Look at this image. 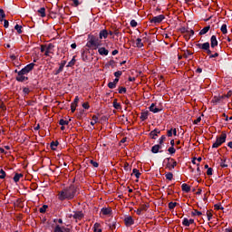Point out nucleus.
<instances>
[{
	"label": "nucleus",
	"mask_w": 232,
	"mask_h": 232,
	"mask_svg": "<svg viewBox=\"0 0 232 232\" xmlns=\"http://www.w3.org/2000/svg\"><path fill=\"white\" fill-rule=\"evenodd\" d=\"M108 88H110L111 90H113V89L117 88V85L113 82H110L108 83Z\"/></svg>",
	"instance_id": "nucleus-42"
},
{
	"label": "nucleus",
	"mask_w": 232,
	"mask_h": 232,
	"mask_svg": "<svg viewBox=\"0 0 232 232\" xmlns=\"http://www.w3.org/2000/svg\"><path fill=\"white\" fill-rule=\"evenodd\" d=\"M88 39L92 42V44L94 45V50H97V48L101 46V42L99 41V38L97 36H94L93 34H89Z\"/></svg>",
	"instance_id": "nucleus-5"
},
{
	"label": "nucleus",
	"mask_w": 232,
	"mask_h": 232,
	"mask_svg": "<svg viewBox=\"0 0 232 232\" xmlns=\"http://www.w3.org/2000/svg\"><path fill=\"white\" fill-rule=\"evenodd\" d=\"M165 19H166V16H164V14H159L157 16H153L150 19V23L154 24H160V23H162V21H164Z\"/></svg>",
	"instance_id": "nucleus-4"
},
{
	"label": "nucleus",
	"mask_w": 232,
	"mask_h": 232,
	"mask_svg": "<svg viewBox=\"0 0 232 232\" xmlns=\"http://www.w3.org/2000/svg\"><path fill=\"white\" fill-rule=\"evenodd\" d=\"M121 75H122V71H117L114 72V77H116L117 79H119Z\"/></svg>",
	"instance_id": "nucleus-54"
},
{
	"label": "nucleus",
	"mask_w": 232,
	"mask_h": 232,
	"mask_svg": "<svg viewBox=\"0 0 232 232\" xmlns=\"http://www.w3.org/2000/svg\"><path fill=\"white\" fill-rule=\"evenodd\" d=\"M69 123H70V121H65V120H63V119H61V120L59 121L60 126H68Z\"/></svg>",
	"instance_id": "nucleus-35"
},
{
	"label": "nucleus",
	"mask_w": 232,
	"mask_h": 232,
	"mask_svg": "<svg viewBox=\"0 0 232 232\" xmlns=\"http://www.w3.org/2000/svg\"><path fill=\"white\" fill-rule=\"evenodd\" d=\"M198 48L203 50L204 52L209 50V42H206L204 44H197Z\"/></svg>",
	"instance_id": "nucleus-9"
},
{
	"label": "nucleus",
	"mask_w": 232,
	"mask_h": 232,
	"mask_svg": "<svg viewBox=\"0 0 232 232\" xmlns=\"http://www.w3.org/2000/svg\"><path fill=\"white\" fill-rule=\"evenodd\" d=\"M137 21H135V20H131L130 21V26L132 27V28H136V26H137Z\"/></svg>",
	"instance_id": "nucleus-59"
},
{
	"label": "nucleus",
	"mask_w": 232,
	"mask_h": 232,
	"mask_svg": "<svg viewBox=\"0 0 232 232\" xmlns=\"http://www.w3.org/2000/svg\"><path fill=\"white\" fill-rule=\"evenodd\" d=\"M189 55H193V53H191V51H186L183 54V57H185V59H188V57H189Z\"/></svg>",
	"instance_id": "nucleus-44"
},
{
	"label": "nucleus",
	"mask_w": 232,
	"mask_h": 232,
	"mask_svg": "<svg viewBox=\"0 0 232 232\" xmlns=\"http://www.w3.org/2000/svg\"><path fill=\"white\" fill-rule=\"evenodd\" d=\"M167 180H173V173L172 172H169L165 175Z\"/></svg>",
	"instance_id": "nucleus-39"
},
{
	"label": "nucleus",
	"mask_w": 232,
	"mask_h": 232,
	"mask_svg": "<svg viewBox=\"0 0 232 232\" xmlns=\"http://www.w3.org/2000/svg\"><path fill=\"white\" fill-rule=\"evenodd\" d=\"M164 140H166V136L162 135L160 139H159V144L160 146H162V144H164Z\"/></svg>",
	"instance_id": "nucleus-41"
},
{
	"label": "nucleus",
	"mask_w": 232,
	"mask_h": 232,
	"mask_svg": "<svg viewBox=\"0 0 232 232\" xmlns=\"http://www.w3.org/2000/svg\"><path fill=\"white\" fill-rule=\"evenodd\" d=\"M148 208H150V205L149 204H144V205H140V209L141 211H148Z\"/></svg>",
	"instance_id": "nucleus-38"
},
{
	"label": "nucleus",
	"mask_w": 232,
	"mask_h": 232,
	"mask_svg": "<svg viewBox=\"0 0 232 232\" xmlns=\"http://www.w3.org/2000/svg\"><path fill=\"white\" fill-rule=\"evenodd\" d=\"M75 63H77V60H75V56H73L72 59L68 63L67 68H72V66H75Z\"/></svg>",
	"instance_id": "nucleus-26"
},
{
	"label": "nucleus",
	"mask_w": 232,
	"mask_h": 232,
	"mask_svg": "<svg viewBox=\"0 0 232 232\" xmlns=\"http://www.w3.org/2000/svg\"><path fill=\"white\" fill-rule=\"evenodd\" d=\"M98 53H100V55H108V53H110V51H108L104 47H102L98 49Z\"/></svg>",
	"instance_id": "nucleus-19"
},
{
	"label": "nucleus",
	"mask_w": 232,
	"mask_h": 232,
	"mask_svg": "<svg viewBox=\"0 0 232 232\" xmlns=\"http://www.w3.org/2000/svg\"><path fill=\"white\" fill-rule=\"evenodd\" d=\"M127 90H126V87H119V91H118V93H126Z\"/></svg>",
	"instance_id": "nucleus-46"
},
{
	"label": "nucleus",
	"mask_w": 232,
	"mask_h": 232,
	"mask_svg": "<svg viewBox=\"0 0 232 232\" xmlns=\"http://www.w3.org/2000/svg\"><path fill=\"white\" fill-rule=\"evenodd\" d=\"M53 48H55V45H53V44H49L46 47V49L49 50L50 52H52Z\"/></svg>",
	"instance_id": "nucleus-57"
},
{
	"label": "nucleus",
	"mask_w": 232,
	"mask_h": 232,
	"mask_svg": "<svg viewBox=\"0 0 232 232\" xmlns=\"http://www.w3.org/2000/svg\"><path fill=\"white\" fill-rule=\"evenodd\" d=\"M133 175H135L136 179H140V172L137 169H132Z\"/></svg>",
	"instance_id": "nucleus-33"
},
{
	"label": "nucleus",
	"mask_w": 232,
	"mask_h": 232,
	"mask_svg": "<svg viewBox=\"0 0 232 232\" xmlns=\"http://www.w3.org/2000/svg\"><path fill=\"white\" fill-rule=\"evenodd\" d=\"M82 108H84V110H90V103H88V102H83V103H82Z\"/></svg>",
	"instance_id": "nucleus-58"
},
{
	"label": "nucleus",
	"mask_w": 232,
	"mask_h": 232,
	"mask_svg": "<svg viewBox=\"0 0 232 232\" xmlns=\"http://www.w3.org/2000/svg\"><path fill=\"white\" fill-rule=\"evenodd\" d=\"M192 215L193 216L197 215L198 217H200V216H202V212H200L197 209H194V211L192 212Z\"/></svg>",
	"instance_id": "nucleus-55"
},
{
	"label": "nucleus",
	"mask_w": 232,
	"mask_h": 232,
	"mask_svg": "<svg viewBox=\"0 0 232 232\" xmlns=\"http://www.w3.org/2000/svg\"><path fill=\"white\" fill-rule=\"evenodd\" d=\"M179 206V203L177 202H169V209H175V207Z\"/></svg>",
	"instance_id": "nucleus-34"
},
{
	"label": "nucleus",
	"mask_w": 232,
	"mask_h": 232,
	"mask_svg": "<svg viewBox=\"0 0 232 232\" xmlns=\"http://www.w3.org/2000/svg\"><path fill=\"white\" fill-rule=\"evenodd\" d=\"M219 28L220 30H227V24L221 22Z\"/></svg>",
	"instance_id": "nucleus-52"
},
{
	"label": "nucleus",
	"mask_w": 232,
	"mask_h": 232,
	"mask_svg": "<svg viewBox=\"0 0 232 232\" xmlns=\"http://www.w3.org/2000/svg\"><path fill=\"white\" fill-rule=\"evenodd\" d=\"M207 175H208V176L213 175V169L212 168L208 169Z\"/></svg>",
	"instance_id": "nucleus-63"
},
{
	"label": "nucleus",
	"mask_w": 232,
	"mask_h": 232,
	"mask_svg": "<svg viewBox=\"0 0 232 232\" xmlns=\"http://www.w3.org/2000/svg\"><path fill=\"white\" fill-rule=\"evenodd\" d=\"M106 39L108 37V30H102L100 32V39Z\"/></svg>",
	"instance_id": "nucleus-25"
},
{
	"label": "nucleus",
	"mask_w": 232,
	"mask_h": 232,
	"mask_svg": "<svg viewBox=\"0 0 232 232\" xmlns=\"http://www.w3.org/2000/svg\"><path fill=\"white\" fill-rule=\"evenodd\" d=\"M124 222L127 227H129V226H133L135 224V221L133 220V218H131V216L125 218Z\"/></svg>",
	"instance_id": "nucleus-10"
},
{
	"label": "nucleus",
	"mask_w": 232,
	"mask_h": 232,
	"mask_svg": "<svg viewBox=\"0 0 232 232\" xmlns=\"http://www.w3.org/2000/svg\"><path fill=\"white\" fill-rule=\"evenodd\" d=\"M72 1L73 3L72 6H74V7H77V6H79V5L82 4V2H80L79 0H72Z\"/></svg>",
	"instance_id": "nucleus-47"
},
{
	"label": "nucleus",
	"mask_w": 232,
	"mask_h": 232,
	"mask_svg": "<svg viewBox=\"0 0 232 232\" xmlns=\"http://www.w3.org/2000/svg\"><path fill=\"white\" fill-rule=\"evenodd\" d=\"M0 17H6V14H5V10L0 9Z\"/></svg>",
	"instance_id": "nucleus-64"
},
{
	"label": "nucleus",
	"mask_w": 232,
	"mask_h": 232,
	"mask_svg": "<svg viewBox=\"0 0 232 232\" xmlns=\"http://www.w3.org/2000/svg\"><path fill=\"white\" fill-rule=\"evenodd\" d=\"M168 151H169V153H170V155H173L177 151V150H175L174 147H169L168 149Z\"/></svg>",
	"instance_id": "nucleus-49"
},
{
	"label": "nucleus",
	"mask_w": 232,
	"mask_h": 232,
	"mask_svg": "<svg viewBox=\"0 0 232 232\" xmlns=\"http://www.w3.org/2000/svg\"><path fill=\"white\" fill-rule=\"evenodd\" d=\"M207 217H208V220H211V218H213V214L209 211H207Z\"/></svg>",
	"instance_id": "nucleus-60"
},
{
	"label": "nucleus",
	"mask_w": 232,
	"mask_h": 232,
	"mask_svg": "<svg viewBox=\"0 0 232 232\" xmlns=\"http://www.w3.org/2000/svg\"><path fill=\"white\" fill-rule=\"evenodd\" d=\"M166 160H168L167 168L170 170L175 169V167L177 166V161L171 158H167Z\"/></svg>",
	"instance_id": "nucleus-7"
},
{
	"label": "nucleus",
	"mask_w": 232,
	"mask_h": 232,
	"mask_svg": "<svg viewBox=\"0 0 232 232\" xmlns=\"http://www.w3.org/2000/svg\"><path fill=\"white\" fill-rule=\"evenodd\" d=\"M150 111H152V113H159L160 111H162V109H159L155 107V103H151V105L149 107Z\"/></svg>",
	"instance_id": "nucleus-14"
},
{
	"label": "nucleus",
	"mask_w": 232,
	"mask_h": 232,
	"mask_svg": "<svg viewBox=\"0 0 232 232\" xmlns=\"http://www.w3.org/2000/svg\"><path fill=\"white\" fill-rule=\"evenodd\" d=\"M226 139H227V133H226V131H222L221 135L217 137V140L213 143L212 148H220V146L226 142Z\"/></svg>",
	"instance_id": "nucleus-3"
},
{
	"label": "nucleus",
	"mask_w": 232,
	"mask_h": 232,
	"mask_svg": "<svg viewBox=\"0 0 232 232\" xmlns=\"http://www.w3.org/2000/svg\"><path fill=\"white\" fill-rule=\"evenodd\" d=\"M231 162V160L225 158L224 160H221L220 161V166L221 168H227V164H229Z\"/></svg>",
	"instance_id": "nucleus-15"
},
{
	"label": "nucleus",
	"mask_w": 232,
	"mask_h": 232,
	"mask_svg": "<svg viewBox=\"0 0 232 232\" xmlns=\"http://www.w3.org/2000/svg\"><path fill=\"white\" fill-rule=\"evenodd\" d=\"M109 227L110 229H115L117 227V223H115V221H113L112 223H110Z\"/></svg>",
	"instance_id": "nucleus-50"
},
{
	"label": "nucleus",
	"mask_w": 232,
	"mask_h": 232,
	"mask_svg": "<svg viewBox=\"0 0 232 232\" xmlns=\"http://www.w3.org/2000/svg\"><path fill=\"white\" fill-rule=\"evenodd\" d=\"M168 137H173V129H170L167 131Z\"/></svg>",
	"instance_id": "nucleus-62"
},
{
	"label": "nucleus",
	"mask_w": 232,
	"mask_h": 232,
	"mask_svg": "<svg viewBox=\"0 0 232 232\" xmlns=\"http://www.w3.org/2000/svg\"><path fill=\"white\" fill-rule=\"evenodd\" d=\"M38 14H40L41 17H46V9L44 7L40 8Z\"/></svg>",
	"instance_id": "nucleus-27"
},
{
	"label": "nucleus",
	"mask_w": 232,
	"mask_h": 232,
	"mask_svg": "<svg viewBox=\"0 0 232 232\" xmlns=\"http://www.w3.org/2000/svg\"><path fill=\"white\" fill-rule=\"evenodd\" d=\"M0 179H6V172L2 169H0Z\"/></svg>",
	"instance_id": "nucleus-43"
},
{
	"label": "nucleus",
	"mask_w": 232,
	"mask_h": 232,
	"mask_svg": "<svg viewBox=\"0 0 232 232\" xmlns=\"http://www.w3.org/2000/svg\"><path fill=\"white\" fill-rule=\"evenodd\" d=\"M181 189L182 191H184L185 193H189V191H191V187H189V185L183 183L181 185Z\"/></svg>",
	"instance_id": "nucleus-18"
},
{
	"label": "nucleus",
	"mask_w": 232,
	"mask_h": 232,
	"mask_svg": "<svg viewBox=\"0 0 232 232\" xmlns=\"http://www.w3.org/2000/svg\"><path fill=\"white\" fill-rule=\"evenodd\" d=\"M158 134H160V130L159 129H155L154 130L150 132V135L151 136V139H156Z\"/></svg>",
	"instance_id": "nucleus-20"
},
{
	"label": "nucleus",
	"mask_w": 232,
	"mask_h": 232,
	"mask_svg": "<svg viewBox=\"0 0 232 232\" xmlns=\"http://www.w3.org/2000/svg\"><path fill=\"white\" fill-rule=\"evenodd\" d=\"M123 168L125 171H131V167H130L129 163H125Z\"/></svg>",
	"instance_id": "nucleus-53"
},
{
	"label": "nucleus",
	"mask_w": 232,
	"mask_h": 232,
	"mask_svg": "<svg viewBox=\"0 0 232 232\" xmlns=\"http://www.w3.org/2000/svg\"><path fill=\"white\" fill-rule=\"evenodd\" d=\"M59 146V141H52L51 142V150H53V151H55V150H56V147H58Z\"/></svg>",
	"instance_id": "nucleus-29"
},
{
	"label": "nucleus",
	"mask_w": 232,
	"mask_h": 232,
	"mask_svg": "<svg viewBox=\"0 0 232 232\" xmlns=\"http://www.w3.org/2000/svg\"><path fill=\"white\" fill-rule=\"evenodd\" d=\"M48 208V205H44L43 207H41L40 208H39V211L41 212V213H46V208Z\"/></svg>",
	"instance_id": "nucleus-45"
},
{
	"label": "nucleus",
	"mask_w": 232,
	"mask_h": 232,
	"mask_svg": "<svg viewBox=\"0 0 232 232\" xmlns=\"http://www.w3.org/2000/svg\"><path fill=\"white\" fill-rule=\"evenodd\" d=\"M101 211L102 215H111V208H102Z\"/></svg>",
	"instance_id": "nucleus-23"
},
{
	"label": "nucleus",
	"mask_w": 232,
	"mask_h": 232,
	"mask_svg": "<svg viewBox=\"0 0 232 232\" xmlns=\"http://www.w3.org/2000/svg\"><path fill=\"white\" fill-rule=\"evenodd\" d=\"M30 92H32V90H30L29 87H24V88H23V93H24V95H29V94H30Z\"/></svg>",
	"instance_id": "nucleus-36"
},
{
	"label": "nucleus",
	"mask_w": 232,
	"mask_h": 232,
	"mask_svg": "<svg viewBox=\"0 0 232 232\" xmlns=\"http://www.w3.org/2000/svg\"><path fill=\"white\" fill-rule=\"evenodd\" d=\"M162 150V145L156 144L151 148V152L154 154L159 153V151H160V153H162V150Z\"/></svg>",
	"instance_id": "nucleus-11"
},
{
	"label": "nucleus",
	"mask_w": 232,
	"mask_h": 232,
	"mask_svg": "<svg viewBox=\"0 0 232 232\" xmlns=\"http://www.w3.org/2000/svg\"><path fill=\"white\" fill-rule=\"evenodd\" d=\"M112 106L115 110H121L122 106L121 105V103L117 102V99H114L113 102H112Z\"/></svg>",
	"instance_id": "nucleus-21"
},
{
	"label": "nucleus",
	"mask_w": 232,
	"mask_h": 232,
	"mask_svg": "<svg viewBox=\"0 0 232 232\" xmlns=\"http://www.w3.org/2000/svg\"><path fill=\"white\" fill-rule=\"evenodd\" d=\"M220 24H222V22H215L214 24H210L211 30H218V28H220Z\"/></svg>",
	"instance_id": "nucleus-22"
},
{
	"label": "nucleus",
	"mask_w": 232,
	"mask_h": 232,
	"mask_svg": "<svg viewBox=\"0 0 232 232\" xmlns=\"http://www.w3.org/2000/svg\"><path fill=\"white\" fill-rule=\"evenodd\" d=\"M34 63H31L24 66L22 70L18 72V75L15 77L16 81L18 82H25V81H28V76L25 75H28V73H30V72H32V70H34Z\"/></svg>",
	"instance_id": "nucleus-2"
},
{
	"label": "nucleus",
	"mask_w": 232,
	"mask_h": 232,
	"mask_svg": "<svg viewBox=\"0 0 232 232\" xmlns=\"http://www.w3.org/2000/svg\"><path fill=\"white\" fill-rule=\"evenodd\" d=\"M0 109L3 111H6V106L5 105V102H0Z\"/></svg>",
	"instance_id": "nucleus-56"
},
{
	"label": "nucleus",
	"mask_w": 232,
	"mask_h": 232,
	"mask_svg": "<svg viewBox=\"0 0 232 232\" xmlns=\"http://www.w3.org/2000/svg\"><path fill=\"white\" fill-rule=\"evenodd\" d=\"M210 46L211 48H215V46H218V41L217 40L216 35H212L210 38Z\"/></svg>",
	"instance_id": "nucleus-13"
},
{
	"label": "nucleus",
	"mask_w": 232,
	"mask_h": 232,
	"mask_svg": "<svg viewBox=\"0 0 232 232\" xmlns=\"http://www.w3.org/2000/svg\"><path fill=\"white\" fill-rule=\"evenodd\" d=\"M215 209L224 211V207H222V204L218 203L214 205Z\"/></svg>",
	"instance_id": "nucleus-37"
},
{
	"label": "nucleus",
	"mask_w": 232,
	"mask_h": 232,
	"mask_svg": "<svg viewBox=\"0 0 232 232\" xmlns=\"http://www.w3.org/2000/svg\"><path fill=\"white\" fill-rule=\"evenodd\" d=\"M22 177H23L22 173H20V174L15 173L14 177L13 178L14 182H19V180H21Z\"/></svg>",
	"instance_id": "nucleus-24"
},
{
	"label": "nucleus",
	"mask_w": 232,
	"mask_h": 232,
	"mask_svg": "<svg viewBox=\"0 0 232 232\" xmlns=\"http://www.w3.org/2000/svg\"><path fill=\"white\" fill-rule=\"evenodd\" d=\"M181 34H183L185 39H187V41H189V39H191V37H193L195 35V31L193 30H183L181 31Z\"/></svg>",
	"instance_id": "nucleus-8"
},
{
	"label": "nucleus",
	"mask_w": 232,
	"mask_h": 232,
	"mask_svg": "<svg viewBox=\"0 0 232 232\" xmlns=\"http://www.w3.org/2000/svg\"><path fill=\"white\" fill-rule=\"evenodd\" d=\"M90 164H92L93 168H99V163L97 161H94L93 160H90Z\"/></svg>",
	"instance_id": "nucleus-51"
},
{
	"label": "nucleus",
	"mask_w": 232,
	"mask_h": 232,
	"mask_svg": "<svg viewBox=\"0 0 232 232\" xmlns=\"http://www.w3.org/2000/svg\"><path fill=\"white\" fill-rule=\"evenodd\" d=\"M13 25L14 26V30H23V24H18L17 22H14Z\"/></svg>",
	"instance_id": "nucleus-28"
},
{
	"label": "nucleus",
	"mask_w": 232,
	"mask_h": 232,
	"mask_svg": "<svg viewBox=\"0 0 232 232\" xmlns=\"http://www.w3.org/2000/svg\"><path fill=\"white\" fill-rule=\"evenodd\" d=\"M64 66H66V61L61 63L60 67L54 71V75H59V73L64 70Z\"/></svg>",
	"instance_id": "nucleus-12"
},
{
	"label": "nucleus",
	"mask_w": 232,
	"mask_h": 232,
	"mask_svg": "<svg viewBox=\"0 0 232 232\" xmlns=\"http://www.w3.org/2000/svg\"><path fill=\"white\" fill-rule=\"evenodd\" d=\"M88 52L86 51H82V60L84 62V63H88V61H90V57L88 56Z\"/></svg>",
	"instance_id": "nucleus-17"
},
{
	"label": "nucleus",
	"mask_w": 232,
	"mask_h": 232,
	"mask_svg": "<svg viewBox=\"0 0 232 232\" xmlns=\"http://www.w3.org/2000/svg\"><path fill=\"white\" fill-rule=\"evenodd\" d=\"M93 227H94V232H102V229L99 228L101 227V224L95 223Z\"/></svg>",
	"instance_id": "nucleus-32"
},
{
	"label": "nucleus",
	"mask_w": 232,
	"mask_h": 232,
	"mask_svg": "<svg viewBox=\"0 0 232 232\" xmlns=\"http://www.w3.org/2000/svg\"><path fill=\"white\" fill-rule=\"evenodd\" d=\"M74 218V220H82L84 218V214L82 211H73V214L70 215V218Z\"/></svg>",
	"instance_id": "nucleus-6"
},
{
	"label": "nucleus",
	"mask_w": 232,
	"mask_h": 232,
	"mask_svg": "<svg viewBox=\"0 0 232 232\" xmlns=\"http://www.w3.org/2000/svg\"><path fill=\"white\" fill-rule=\"evenodd\" d=\"M75 195H77V187L72 184L70 187L63 188L58 194V198L63 200H73L75 198Z\"/></svg>",
	"instance_id": "nucleus-1"
},
{
	"label": "nucleus",
	"mask_w": 232,
	"mask_h": 232,
	"mask_svg": "<svg viewBox=\"0 0 232 232\" xmlns=\"http://www.w3.org/2000/svg\"><path fill=\"white\" fill-rule=\"evenodd\" d=\"M182 226H185V227H189V219H188V218H183Z\"/></svg>",
	"instance_id": "nucleus-31"
},
{
	"label": "nucleus",
	"mask_w": 232,
	"mask_h": 232,
	"mask_svg": "<svg viewBox=\"0 0 232 232\" xmlns=\"http://www.w3.org/2000/svg\"><path fill=\"white\" fill-rule=\"evenodd\" d=\"M136 46H137V48H142V46H144V44H142V39L138 38L136 40Z\"/></svg>",
	"instance_id": "nucleus-30"
},
{
	"label": "nucleus",
	"mask_w": 232,
	"mask_h": 232,
	"mask_svg": "<svg viewBox=\"0 0 232 232\" xmlns=\"http://www.w3.org/2000/svg\"><path fill=\"white\" fill-rule=\"evenodd\" d=\"M149 115H150V111H142L141 113H140V119L142 121H146V120L148 119Z\"/></svg>",
	"instance_id": "nucleus-16"
},
{
	"label": "nucleus",
	"mask_w": 232,
	"mask_h": 232,
	"mask_svg": "<svg viewBox=\"0 0 232 232\" xmlns=\"http://www.w3.org/2000/svg\"><path fill=\"white\" fill-rule=\"evenodd\" d=\"M8 26H10L8 20H4V28H8Z\"/></svg>",
	"instance_id": "nucleus-61"
},
{
	"label": "nucleus",
	"mask_w": 232,
	"mask_h": 232,
	"mask_svg": "<svg viewBox=\"0 0 232 232\" xmlns=\"http://www.w3.org/2000/svg\"><path fill=\"white\" fill-rule=\"evenodd\" d=\"M86 46L88 48H95V45L93 44V42L91 41L90 39L88 40L87 44H86Z\"/></svg>",
	"instance_id": "nucleus-40"
},
{
	"label": "nucleus",
	"mask_w": 232,
	"mask_h": 232,
	"mask_svg": "<svg viewBox=\"0 0 232 232\" xmlns=\"http://www.w3.org/2000/svg\"><path fill=\"white\" fill-rule=\"evenodd\" d=\"M77 109V104L72 103L71 104V111L72 113H75V110Z\"/></svg>",
	"instance_id": "nucleus-48"
}]
</instances>
